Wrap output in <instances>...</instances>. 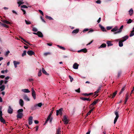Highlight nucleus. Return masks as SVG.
<instances>
[{
    "instance_id": "obj_7",
    "label": "nucleus",
    "mask_w": 134,
    "mask_h": 134,
    "mask_svg": "<svg viewBox=\"0 0 134 134\" xmlns=\"http://www.w3.org/2000/svg\"><path fill=\"white\" fill-rule=\"evenodd\" d=\"M115 115H116V116L115 118V119H114V124H115V123L116 122V121H117V120L118 119V118L119 116V115L118 113V112H115Z\"/></svg>"
},
{
    "instance_id": "obj_16",
    "label": "nucleus",
    "mask_w": 134,
    "mask_h": 134,
    "mask_svg": "<svg viewBox=\"0 0 134 134\" xmlns=\"http://www.w3.org/2000/svg\"><path fill=\"white\" fill-rule=\"evenodd\" d=\"M80 98L83 100H87L88 101H90L91 100V99L89 98H84V97H81Z\"/></svg>"
},
{
    "instance_id": "obj_2",
    "label": "nucleus",
    "mask_w": 134,
    "mask_h": 134,
    "mask_svg": "<svg viewBox=\"0 0 134 134\" xmlns=\"http://www.w3.org/2000/svg\"><path fill=\"white\" fill-rule=\"evenodd\" d=\"M23 109H20L18 110L17 113L18 114L17 116L18 118H21L22 117L23 114Z\"/></svg>"
},
{
    "instance_id": "obj_59",
    "label": "nucleus",
    "mask_w": 134,
    "mask_h": 134,
    "mask_svg": "<svg viewBox=\"0 0 134 134\" xmlns=\"http://www.w3.org/2000/svg\"><path fill=\"white\" fill-rule=\"evenodd\" d=\"M34 122L36 124H38L39 123V122L37 120H35L34 121Z\"/></svg>"
},
{
    "instance_id": "obj_42",
    "label": "nucleus",
    "mask_w": 134,
    "mask_h": 134,
    "mask_svg": "<svg viewBox=\"0 0 134 134\" xmlns=\"http://www.w3.org/2000/svg\"><path fill=\"white\" fill-rule=\"evenodd\" d=\"M46 18L47 19H48L49 20H52V18L50 16H49L47 15H46Z\"/></svg>"
},
{
    "instance_id": "obj_3",
    "label": "nucleus",
    "mask_w": 134,
    "mask_h": 134,
    "mask_svg": "<svg viewBox=\"0 0 134 134\" xmlns=\"http://www.w3.org/2000/svg\"><path fill=\"white\" fill-rule=\"evenodd\" d=\"M52 112L51 111L49 115H48V116L47 118V119L45 122V123L44 124V125H45V124L46 123H47V121H49H49H50V122H51L52 120V118H51V116L52 114Z\"/></svg>"
},
{
    "instance_id": "obj_62",
    "label": "nucleus",
    "mask_w": 134,
    "mask_h": 134,
    "mask_svg": "<svg viewBox=\"0 0 134 134\" xmlns=\"http://www.w3.org/2000/svg\"><path fill=\"white\" fill-rule=\"evenodd\" d=\"M83 95H84L85 96H89V94H87L86 93H83Z\"/></svg>"
},
{
    "instance_id": "obj_38",
    "label": "nucleus",
    "mask_w": 134,
    "mask_h": 134,
    "mask_svg": "<svg viewBox=\"0 0 134 134\" xmlns=\"http://www.w3.org/2000/svg\"><path fill=\"white\" fill-rule=\"evenodd\" d=\"M26 50L24 51L23 53L22 54V57H24V56L26 54Z\"/></svg>"
},
{
    "instance_id": "obj_50",
    "label": "nucleus",
    "mask_w": 134,
    "mask_h": 134,
    "mask_svg": "<svg viewBox=\"0 0 134 134\" xmlns=\"http://www.w3.org/2000/svg\"><path fill=\"white\" fill-rule=\"evenodd\" d=\"M10 53V52L9 51H7L5 54V55L7 56L8 54Z\"/></svg>"
},
{
    "instance_id": "obj_32",
    "label": "nucleus",
    "mask_w": 134,
    "mask_h": 134,
    "mask_svg": "<svg viewBox=\"0 0 134 134\" xmlns=\"http://www.w3.org/2000/svg\"><path fill=\"white\" fill-rule=\"evenodd\" d=\"M107 43L108 44V46H111L113 45V44L111 43V42L110 41H107Z\"/></svg>"
},
{
    "instance_id": "obj_56",
    "label": "nucleus",
    "mask_w": 134,
    "mask_h": 134,
    "mask_svg": "<svg viewBox=\"0 0 134 134\" xmlns=\"http://www.w3.org/2000/svg\"><path fill=\"white\" fill-rule=\"evenodd\" d=\"M10 78V77L8 76H7L5 77V80H8Z\"/></svg>"
},
{
    "instance_id": "obj_13",
    "label": "nucleus",
    "mask_w": 134,
    "mask_h": 134,
    "mask_svg": "<svg viewBox=\"0 0 134 134\" xmlns=\"http://www.w3.org/2000/svg\"><path fill=\"white\" fill-rule=\"evenodd\" d=\"M79 64L76 63H75L73 65V68L75 69H77L78 68Z\"/></svg>"
},
{
    "instance_id": "obj_6",
    "label": "nucleus",
    "mask_w": 134,
    "mask_h": 134,
    "mask_svg": "<svg viewBox=\"0 0 134 134\" xmlns=\"http://www.w3.org/2000/svg\"><path fill=\"white\" fill-rule=\"evenodd\" d=\"M63 120L65 125H66L68 123V121L65 115L64 116Z\"/></svg>"
},
{
    "instance_id": "obj_19",
    "label": "nucleus",
    "mask_w": 134,
    "mask_h": 134,
    "mask_svg": "<svg viewBox=\"0 0 134 134\" xmlns=\"http://www.w3.org/2000/svg\"><path fill=\"white\" fill-rule=\"evenodd\" d=\"M42 72L46 75H48V74L47 73L43 68H42Z\"/></svg>"
},
{
    "instance_id": "obj_1",
    "label": "nucleus",
    "mask_w": 134,
    "mask_h": 134,
    "mask_svg": "<svg viewBox=\"0 0 134 134\" xmlns=\"http://www.w3.org/2000/svg\"><path fill=\"white\" fill-rule=\"evenodd\" d=\"M123 27V26L122 25L121 26L120 29H119L118 27L116 26L113 28L111 31L112 32H114V34L119 33L122 32Z\"/></svg>"
},
{
    "instance_id": "obj_58",
    "label": "nucleus",
    "mask_w": 134,
    "mask_h": 134,
    "mask_svg": "<svg viewBox=\"0 0 134 134\" xmlns=\"http://www.w3.org/2000/svg\"><path fill=\"white\" fill-rule=\"evenodd\" d=\"M96 3L97 4H100L101 3V1L99 0H98L97 1Z\"/></svg>"
},
{
    "instance_id": "obj_17",
    "label": "nucleus",
    "mask_w": 134,
    "mask_h": 134,
    "mask_svg": "<svg viewBox=\"0 0 134 134\" xmlns=\"http://www.w3.org/2000/svg\"><path fill=\"white\" fill-rule=\"evenodd\" d=\"M129 37L127 36H126L122 38V40H121L122 42H124L128 39Z\"/></svg>"
},
{
    "instance_id": "obj_57",
    "label": "nucleus",
    "mask_w": 134,
    "mask_h": 134,
    "mask_svg": "<svg viewBox=\"0 0 134 134\" xmlns=\"http://www.w3.org/2000/svg\"><path fill=\"white\" fill-rule=\"evenodd\" d=\"M50 54V53H49L47 52L44 53V55L45 56H47V55Z\"/></svg>"
},
{
    "instance_id": "obj_27",
    "label": "nucleus",
    "mask_w": 134,
    "mask_h": 134,
    "mask_svg": "<svg viewBox=\"0 0 134 134\" xmlns=\"http://www.w3.org/2000/svg\"><path fill=\"white\" fill-rule=\"evenodd\" d=\"M99 27L102 30V31H106V30L105 29V28L102 26L101 25H99Z\"/></svg>"
},
{
    "instance_id": "obj_31",
    "label": "nucleus",
    "mask_w": 134,
    "mask_h": 134,
    "mask_svg": "<svg viewBox=\"0 0 134 134\" xmlns=\"http://www.w3.org/2000/svg\"><path fill=\"white\" fill-rule=\"evenodd\" d=\"M42 105V103H39L38 104L36 105H35V107L36 108L37 107H41Z\"/></svg>"
},
{
    "instance_id": "obj_41",
    "label": "nucleus",
    "mask_w": 134,
    "mask_h": 134,
    "mask_svg": "<svg viewBox=\"0 0 134 134\" xmlns=\"http://www.w3.org/2000/svg\"><path fill=\"white\" fill-rule=\"evenodd\" d=\"M25 21L26 23L27 24H31V22L29 20H25Z\"/></svg>"
},
{
    "instance_id": "obj_20",
    "label": "nucleus",
    "mask_w": 134,
    "mask_h": 134,
    "mask_svg": "<svg viewBox=\"0 0 134 134\" xmlns=\"http://www.w3.org/2000/svg\"><path fill=\"white\" fill-rule=\"evenodd\" d=\"M79 31V29H76L74 30L72 32V33L73 34H77L78 33Z\"/></svg>"
},
{
    "instance_id": "obj_55",
    "label": "nucleus",
    "mask_w": 134,
    "mask_h": 134,
    "mask_svg": "<svg viewBox=\"0 0 134 134\" xmlns=\"http://www.w3.org/2000/svg\"><path fill=\"white\" fill-rule=\"evenodd\" d=\"M4 82V81L3 80H1L0 81V85L1 86L2 85V84Z\"/></svg>"
},
{
    "instance_id": "obj_47",
    "label": "nucleus",
    "mask_w": 134,
    "mask_h": 134,
    "mask_svg": "<svg viewBox=\"0 0 134 134\" xmlns=\"http://www.w3.org/2000/svg\"><path fill=\"white\" fill-rule=\"evenodd\" d=\"M69 79H70V81L71 82H72L73 80V78L70 75L69 76Z\"/></svg>"
},
{
    "instance_id": "obj_11",
    "label": "nucleus",
    "mask_w": 134,
    "mask_h": 134,
    "mask_svg": "<svg viewBox=\"0 0 134 134\" xmlns=\"http://www.w3.org/2000/svg\"><path fill=\"white\" fill-rule=\"evenodd\" d=\"M17 3L19 5V7L20 5L24 3L23 2V0H17Z\"/></svg>"
},
{
    "instance_id": "obj_63",
    "label": "nucleus",
    "mask_w": 134,
    "mask_h": 134,
    "mask_svg": "<svg viewBox=\"0 0 134 134\" xmlns=\"http://www.w3.org/2000/svg\"><path fill=\"white\" fill-rule=\"evenodd\" d=\"M41 19L45 23V21H44V19L42 18V16L41 17Z\"/></svg>"
},
{
    "instance_id": "obj_9",
    "label": "nucleus",
    "mask_w": 134,
    "mask_h": 134,
    "mask_svg": "<svg viewBox=\"0 0 134 134\" xmlns=\"http://www.w3.org/2000/svg\"><path fill=\"white\" fill-rule=\"evenodd\" d=\"M28 55L30 56H31L33 55H34L35 53L34 52L31 50H29L27 52Z\"/></svg>"
},
{
    "instance_id": "obj_53",
    "label": "nucleus",
    "mask_w": 134,
    "mask_h": 134,
    "mask_svg": "<svg viewBox=\"0 0 134 134\" xmlns=\"http://www.w3.org/2000/svg\"><path fill=\"white\" fill-rule=\"evenodd\" d=\"M21 10H22L23 11V12L24 14L25 15L26 14L25 11L23 9H21Z\"/></svg>"
},
{
    "instance_id": "obj_45",
    "label": "nucleus",
    "mask_w": 134,
    "mask_h": 134,
    "mask_svg": "<svg viewBox=\"0 0 134 134\" xmlns=\"http://www.w3.org/2000/svg\"><path fill=\"white\" fill-rule=\"evenodd\" d=\"M20 7L21 8H27L28 7L26 5H22L20 6Z\"/></svg>"
},
{
    "instance_id": "obj_4",
    "label": "nucleus",
    "mask_w": 134,
    "mask_h": 134,
    "mask_svg": "<svg viewBox=\"0 0 134 134\" xmlns=\"http://www.w3.org/2000/svg\"><path fill=\"white\" fill-rule=\"evenodd\" d=\"M63 109L62 108L59 109L58 110L56 111V115L58 116L59 114L60 115H61L62 114V111Z\"/></svg>"
},
{
    "instance_id": "obj_26",
    "label": "nucleus",
    "mask_w": 134,
    "mask_h": 134,
    "mask_svg": "<svg viewBox=\"0 0 134 134\" xmlns=\"http://www.w3.org/2000/svg\"><path fill=\"white\" fill-rule=\"evenodd\" d=\"M106 46V45L105 43H103L100 46V47H99L98 48L105 47Z\"/></svg>"
},
{
    "instance_id": "obj_64",
    "label": "nucleus",
    "mask_w": 134,
    "mask_h": 134,
    "mask_svg": "<svg viewBox=\"0 0 134 134\" xmlns=\"http://www.w3.org/2000/svg\"><path fill=\"white\" fill-rule=\"evenodd\" d=\"M100 20H101V18H99L97 21V22H98V23H99L100 22Z\"/></svg>"
},
{
    "instance_id": "obj_35",
    "label": "nucleus",
    "mask_w": 134,
    "mask_h": 134,
    "mask_svg": "<svg viewBox=\"0 0 134 134\" xmlns=\"http://www.w3.org/2000/svg\"><path fill=\"white\" fill-rule=\"evenodd\" d=\"M130 97V96L129 95V93H127L126 95V99L127 100Z\"/></svg>"
},
{
    "instance_id": "obj_30",
    "label": "nucleus",
    "mask_w": 134,
    "mask_h": 134,
    "mask_svg": "<svg viewBox=\"0 0 134 134\" xmlns=\"http://www.w3.org/2000/svg\"><path fill=\"white\" fill-rule=\"evenodd\" d=\"M5 88V86L4 85H1L0 86V89H1V91H2L4 90Z\"/></svg>"
},
{
    "instance_id": "obj_44",
    "label": "nucleus",
    "mask_w": 134,
    "mask_h": 134,
    "mask_svg": "<svg viewBox=\"0 0 134 134\" xmlns=\"http://www.w3.org/2000/svg\"><path fill=\"white\" fill-rule=\"evenodd\" d=\"M97 101H94L93 102V103H92L91 104V105H90V107L92 105H95L97 103Z\"/></svg>"
},
{
    "instance_id": "obj_39",
    "label": "nucleus",
    "mask_w": 134,
    "mask_h": 134,
    "mask_svg": "<svg viewBox=\"0 0 134 134\" xmlns=\"http://www.w3.org/2000/svg\"><path fill=\"white\" fill-rule=\"evenodd\" d=\"M57 46L59 48L63 49V50H65V48L64 47H62V46H60L59 45H57Z\"/></svg>"
},
{
    "instance_id": "obj_43",
    "label": "nucleus",
    "mask_w": 134,
    "mask_h": 134,
    "mask_svg": "<svg viewBox=\"0 0 134 134\" xmlns=\"http://www.w3.org/2000/svg\"><path fill=\"white\" fill-rule=\"evenodd\" d=\"M32 31L34 32H36L38 31L37 29L35 27H33Z\"/></svg>"
},
{
    "instance_id": "obj_61",
    "label": "nucleus",
    "mask_w": 134,
    "mask_h": 134,
    "mask_svg": "<svg viewBox=\"0 0 134 134\" xmlns=\"http://www.w3.org/2000/svg\"><path fill=\"white\" fill-rule=\"evenodd\" d=\"M111 27L110 26H108L107 27V29L108 30H110L111 29Z\"/></svg>"
},
{
    "instance_id": "obj_49",
    "label": "nucleus",
    "mask_w": 134,
    "mask_h": 134,
    "mask_svg": "<svg viewBox=\"0 0 134 134\" xmlns=\"http://www.w3.org/2000/svg\"><path fill=\"white\" fill-rule=\"evenodd\" d=\"M132 20H131V19H129V20H128V21H127V24H130V23H131L132 22Z\"/></svg>"
},
{
    "instance_id": "obj_34",
    "label": "nucleus",
    "mask_w": 134,
    "mask_h": 134,
    "mask_svg": "<svg viewBox=\"0 0 134 134\" xmlns=\"http://www.w3.org/2000/svg\"><path fill=\"white\" fill-rule=\"evenodd\" d=\"M2 107H0V117L2 116Z\"/></svg>"
},
{
    "instance_id": "obj_25",
    "label": "nucleus",
    "mask_w": 134,
    "mask_h": 134,
    "mask_svg": "<svg viewBox=\"0 0 134 134\" xmlns=\"http://www.w3.org/2000/svg\"><path fill=\"white\" fill-rule=\"evenodd\" d=\"M0 121L3 123H5V120L3 119L2 116L0 117Z\"/></svg>"
},
{
    "instance_id": "obj_22",
    "label": "nucleus",
    "mask_w": 134,
    "mask_h": 134,
    "mask_svg": "<svg viewBox=\"0 0 134 134\" xmlns=\"http://www.w3.org/2000/svg\"><path fill=\"white\" fill-rule=\"evenodd\" d=\"M129 14L130 15H132L133 13V9L131 8L129 11Z\"/></svg>"
},
{
    "instance_id": "obj_54",
    "label": "nucleus",
    "mask_w": 134,
    "mask_h": 134,
    "mask_svg": "<svg viewBox=\"0 0 134 134\" xmlns=\"http://www.w3.org/2000/svg\"><path fill=\"white\" fill-rule=\"evenodd\" d=\"M75 91H76L78 93H80V88H79L78 89L75 90Z\"/></svg>"
},
{
    "instance_id": "obj_48",
    "label": "nucleus",
    "mask_w": 134,
    "mask_h": 134,
    "mask_svg": "<svg viewBox=\"0 0 134 134\" xmlns=\"http://www.w3.org/2000/svg\"><path fill=\"white\" fill-rule=\"evenodd\" d=\"M91 128L90 127L88 129V131L86 133V134H90L91 131Z\"/></svg>"
},
{
    "instance_id": "obj_21",
    "label": "nucleus",
    "mask_w": 134,
    "mask_h": 134,
    "mask_svg": "<svg viewBox=\"0 0 134 134\" xmlns=\"http://www.w3.org/2000/svg\"><path fill=\"white\" fill-rule=\"evenodd\" d=\"M23 98L26 101H29L30 100L28 98L27 96L26 95H24V96Z\"/></svg>"
},
{
    "instance_id": "obj_37",
    "label": "nucleus",
    "mask_w": 134,
    "mask_h": 134,
    "mask_svg": "<svg viewBox=\"0 0 134 134\" xmlns=\"http://www.w3.org/2000/svg\"><path fill=\"white\" fill-rule=\"evenodd\" d=\"M117 91H116L115 92H114L113 93V94L112 96V98H113L115 97V96L116 94H117Z\"/></svg>"
},
{
    "instance_id": "obj_51",
    "label": "nucleus",
    "mask_w": 134,
    "mask_h": 134,
    "mask_svg": "<svg viewBox=\"0 0 134 134\" xmlns=\"http://www.w3.org/2000/svg\"><path fill=\"white\" fill-rule=\"evenodd\" d=\"M38 11L40 14H41L43 16V13L42 11L40 10H39Z\"/></svg>"
},
{
    "instance_id": "obj_29",
    "label": "nucleus",
    "mask_w": 134,
    "mask_h": 134,
    "mask_svg": "<svg viewBox=\"0 0 134 134\" xmlns=\"http://www.w3.org/2000/svg\"><path fill=\"white\" fill-rule=\"evenodd\" d=\"M123 42L122 41V40L120 41L119 42V46L120 47H121L123 46V44L122 43V42Z\"/></svg>"
},
{
    "instance_id": "obj_28",
    "label": "nucleus",
    "mask_w": 134,
    "mask_h": 134,
    "mask_svg": "<svg viewBox=\"0 0 134 134\" xmlns=\"http://www.w3.org/2000/svg\"><path fill=\"white\" fill-rule=\"evenodd\" d=\"M61 128L58 127V129H57V134H60V133Z\"/></svg>"
},
{
    "instance_id": "obj_36",
    "label": "nucleus",
    "mask_w": 134,
    "mask_h": 134,
    "mask_svg": "<svg viewBox=\"0 0 134 134\" xmlns=\"http://www.w3.org/2000/svg\"><path fill=\"white\" fill-rule=\"evenodd\" d=\"M125 90V87H124L121 90L120 92L119 93V94H120L121 93Z\"/></svg>"
},
{
    "instance_id": "obj_5",
    "label": "nucleus",
    "mask_w": 134,
    "mask_h": 134,
    "mask_svg": "<svg viewBox=\"0 0 134 134\" xmlns=\"http://www.w3.org/2000/svg\"><path fill=\"white\" fill-rule=\"evenodd\" d=\"M32 96L34 99H35L36 98V93L35 91L33 88H32Z\"/></svg>"
},
{
    "instance_id": "obj_12",
    "label": "nucleus",
    "mask_w": 134,
    "mask_h": 134,
    "mask_svg": "<svg viewBox=\"0 0 134 134\" xmlns=\"http://www.w3.org/2000/svg\"><path fill=\"white\" fill-rule=\"evenodd\" d=\"M13 63L15 68H16L17 67V65L20 64L19 62L14 61H13Z\"/></svg>"
},
{
    "instance_id": "obj_24",
    "label": "nucleus",
    "mask_w": 134,
    "mask_h": 134,
    "mask_svg": "<svg viewBox=\"0 0 134 134\" xmlns=\"http://www.w3.org/2000/svg\"><path fill=\"white\" fill-rule=\"evenodd\" d=\"M100 88L101 87H99L98 90L94 92V95H96L97 96L98 95H97V94L99 92V91L100 90Z\"/></svg>"
},
{
    "instance_id": "obj_23",
    "label": "nucleus",
    "mask_w": 134,
    "mask_h": 134,
    "mask_svg": "<svg viewBox=\"0 0 134 134\" xmlns=\"http://www.w3.org/2000/svg\"><path fill=\"white\" fill-rule=\"evenodd\" d=\"M38 34H37V35L40 37H42L43 36V35L42 33L40 31L38 32Z\"/></svg>"
},
{
    "instance_id": "obj_46",
    "label": "nucleus",
    "mask_w": 134,
    "mask_h": 134,
    "mask_svg": "<svg viewBox=\"0 0 134 134\" xmlns=\"http://www.w3.org/2000/svg\"><path fill=\"white\" fill-rule=\"evenodd\" d=\"M41 70H39L38 74V75L39 76H40L41 75Z\"/></svg>"
},
{
    "instance_id": "obj_40",
    "label": "nucleus",
    "mask_w": 134,
    "mask_h": 134,
    "mask_svg": "<svg viewBox=\"0 0 134 134\" xmlns=\"http://www.w3.org/2000/svg\"><path fill=\"white\" fill-rule=\"evenodd\" d=\"M134 35V32L133 31H132L131 32L130 35V37H132V36H133Z\"/></svg>"
},
{
    "instance_id": "obj_52",
    "label": "nucleus",
    "mask_w": 134,
    "mask_h": 134,
    "mask_svg": "<svg viewBox=\"0 0 134 134\" xmlns=\"http://www.w3.org/2000/svg\"><path fill=\"white\" fill-rule=\"evenodd\" d=\"M2 25L4 27H6L7 28H8V26L7 25H6L5 24H2Z\"/></svg>"
},
{
    "instance_id": "obj_10",
    "label": "nucleus",
    "mask_w": 134,
    "mask_h": 134,
    "mask_svg": "<svg viewBox=\"0 0 134 134\" xmlns=\"http://www.w3.org/2000/svg\"><path fill=\"white\" fill-rule=\"evenodd\" d=\"M33 117L32 116H30L29 118V125H31L33 122Z\"/></svg>"
},
{
    "instance_id": "obj_18",
    "label": "nucleus",
    "mask_w": 134,
    "mask_h": 134,
    "mask_svg": "<svg viewBox=\"0 0 134 134\" xmlns=\"http://www.w3.org/2000/svg\"><path fill=\"white\" fill-rule=\"evenodd\" d=\"M21 91L24 93H29L30 91L27 89H23Z\"/></svg>"
},
{
    "instance_id": "obj_15",
    "label": "nucleus",
    "mask_w": 134,
    "mask_h": 134,
    "mask_svg": "<svg viewBox=\"0 0 134 134\" xmlns=\"http://www.w3.org/2000/svg\"><path fill=\"white\" fill-rule=\"evenodd\" d=\"M19 104L21 106H23L24 103L23 100L22 99H20L19 100Z\"/></svg>"
},
{
    "instance_id": "obj_60",
    "label": "nucleus",
    "mask_w": 134,
    "mask_h": 134,
    "mask_svg": "<svg viewBox=\"0 0 134 134\" xmlns=\"http://www.w3.org/2000/svg\"><path fill=\"white\" fill-rule=\"evenodd\" d=\"M5 77V76L4 75H1L0 76V78L2 79H3Z\"/></svg>"
},
{
    "instance_id": "obj_33",
    "label": "nucleus",
    "mask_w": 134,
    "mask_h": 134,
    "mask_svg": "<svg viewBox=\"0 0 134 134\" xmlns=\"http://www.w3.org/2000/svg\"><path fill=\"white\" fill-rule=\"evenodd\" d=\"M2 21L5 23H6L7 24H10V22H9V21L6 20H3Z\"/></svg>"
},
{
    "instance_id": "obj_8",
    "label": "nucleus",
    "mask_w": 134,
    "mask_h": 134,
    "mask_svg": "<svg viewBox=\"0 0 134 134\" xmlns=\"http://www.w3.org/2000/svg\"><path fill=\"white\" fill-rule=\"evenodd\" d=\"M8 112L9 114H12L13 112V109L12 108L11 106H9L8 107Z\"/></svg>"
},
{
    "instance_id": "obj_14",
    "label": "nucleus",
    "mask_w": 134,
    "mask_h": 134,
    "mask_svg": "<svg viewBox=\"0 0 134 134\" xmlns=\"http://www.w3.org/2000/svg\"><path fill=\"white\" fill-rule=\"evenodd\" d=\"M87 50L86 48H84L78 51V53H80L81 52H83L85 53L87 52Z\"/></svg>"
}]
</instances>
